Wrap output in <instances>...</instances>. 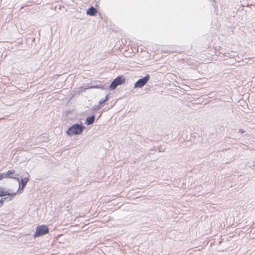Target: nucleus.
Wrapping results in <instances>:
<instances>
[{"instance_id":"nucleus-1","label":"nucleus","mask_w":255,"mask_h":255,"mask_svg":"<svg viewBox=\"0 0 255 255\" xmlns=\"http://www.w3.org/2000/svg\"><path fill=\"white\" fill-rule=\"evenodd\" d=\"M83 131V127L78 124L72 125L67 130L66 133L69 136H72L74 134H79Z\"/></svg>"},{"instance_id":"nucleus-2","label":"nucleus","mask_w":255,"mask_h":255,"mask_svg":"<svg viewBox=\"0 0 255 255\" xmlns=\"http://www.w3.org/2000/svg\"><path fill=\"white\" fill-rule=\"evenodd\" d=\"M48 232L49 229L47 226L45 225L38 226L36 228L34 237L36 238L44 235L47 234Z\"/></svg>"},{"instance_id":"nucleus-3","label":"nucleus","mask_w":255,"mask_h":255,"mask_svg":"<svg viewBox=\"0 0 255 255\" xmlns=\"http://www.w3.org/2000/svg\"><path fill=\"white\" fill-rule=\"evenodd\" d=\"M149 78H150L149 75L146 74L144 77L139 79L137 82H135V83L134 84V88H142L148 82Z\"/></svg>"},{"instance_id":"nucleus-4","label":"nucleus","mask_w":255,"mask_h":255,"mask_svg":"<svg viewBox=\"0 0 255 255\" xmlns=\"http://www.w3.org/2000/svg\"><path fill=\"white\" fill-rule=\"evenodd\" d=\"M16 193H9L7 191H5V189L1 187H0V197H3L6 195L10 196L11 198H13L15 195Z\"/></svg>"},{"instance_id":"nucleus-5","label":"nucleus","mask_w":255,"mask_h":255,"mask_svg":"<svg viewBox=\"0 0 255 255\" xmlns=\"http://www.w3.org/2000/svg\"><path fill=\"white\" fill-rule=\"evenodd\" d=\"M98 12L96 8L93 6H91L86 11V14L90 16H95Z\"/></svg>"},{"instance_id":"nucleus-6","label":"nucleus","mask_w":255,"mask_h":255,"mask_svg":"<svg viewBox=\"0 0 255 255\" xmlns=\"http://www.w3.org/2000/svg\"><path fill=\"white\" fill-rule=\"evenodd\" d=\"M114 81L120 85L125 82L126 79L123 76H119Z\"/></svg>"},{"instance_id":"nucleus-7","label":"nucleus","mask_w":255,"mask_h":255,"mask_svg":"<svg viewBox=\"0 0 255 255\" xmlns=\"http://www.w3.org/2000/svg\"><path fill=\"white\" fill-rule=\"evenodd\" d=\"M29 180L28 177H24L20 180V184H19V189L21 187V189L22 190L26 186L27 183Z\"/></svg>"},{"instance_id":"nucleus-8","label":"nucleus","mask_w":255,"mask_h":255,"mask_svg":"<svg viewBox=\"0 0 255 255\" xmlns=\"http://www.w3.org/2000/svg\"><path fill=\"white\" fill-rule=\"evenodd\" d=\"M14 173H15V171L14 170H8L7 172H6L5 173L4 177H8V178H13V179H15L16 180H17L19 182V183L20 181H19V179L18 178L12 177L10 176L11 175L13 174Z\"/></svg>"},{"instance_id":"nucleus-9","label":"nucleus","mask_w":255,"mask_h":255,"mask_svg":"<svg viewBox=\"0 0 255 255\" xmlns=\"http://www.w3.org/2000/svg\"><path fill=\"white\" fill-rule=\"evenodd\" d=\"M95 119V117L94 115L92 116L91 117H88L86 119L85 124L86 125H90L94 123Z\"/></svg>"},{"instance_id":"nucleus-10","label":"nucleus","mask_w":255,"mask_h":255,"mask_svg":"<svg viewBox=\"0 0 255 255\" xmlns=\"http://www.w3.org/2000/svg\"><path fill=\"white\" fill-rule=\"evenodd\" d=\"M118 86H119L118 83L113 80L110 85V88L112 90H114Z\"/></svg>"},{"instance_id":"nucleus-11","label":"nucleus","mask_w":255,"mask_h":255,"mask_svg":"<svg viewBox=\"0 0 255 255\" xmlns=\"http://www.w3.org/2000/svg\"><path fill=\"white\" fill-rule=\"evenodd\" d=\"M6 199V198H3L0 200V208L2 207L4 201Z\"/></svg>"},{"instance_id":"nucleus-12","label":"nucleus","mask_w":255,"mask_h":255,"mask_svg":"<svg viewBox=\"0 0 255 255\" xmlns=\"http://www.w3.org/2000/svg\"><path fill=\"white\" fill-rule=\"evenodd\" d=\"M4 176H5V173H0V180L3 179V178H5Z\"/></svg>"},{"instance_id":"nucleus-13","label":"nucleus","mask_w":255,"mask_h":255,"mask_svg":"<svg viewBox=\"0 0 255 255\" xmlns=\"http://www.w3.org/2000/svg\"><path fill=\"white\" fill-rule=\"evenodd\" d=\"M106 101L104 100H102L99 102V105H101L102 104L104 103Z\"/></svg>"},{"instance_id":"nucleus-14","label":"nucleus","mask_w":255,"mask_h":255,"mask_svg":"<svg viewBox=\"0 0 255 255\" xmlns=\"http://www.w3.org/2000/svg\"><path fill=\"white\" fill-rule=\"evenodd\" d=\"M95 88H101L102 89H104V88L103 87H101L100 86H96V87H95Z\"/></svg>"},{"instance_id":"nucleus-15","label":"nucleus","mask_w":255,"mask_h":255,"mask_svg":"<svg viewBox=\"0 0 255 255\" xmlns=\"http://www.w3.org/2000/svg\"><path fill=\"white\" fill-rule=\"evenodd\" d=\"M239 131H240L241 133H244V132H245V131H244V130L241 129H239Z\"/></svg>"},{"instance_id":"nucleus-16","label":"nucleus","mask_w":255,"mask_h":255,"mask_svg":"<svg viewBox=\"0 0 255 255\" xmlns=\"http://www.w3.org/2000/svg\"><path fill=\"white\" fill-rule=\"evenodd\" d=\"M108 97H109V96H108V95H107V96L106 97L105 99H104V101H106L107 100H108Z\"/></svg>"},{"instance_id":"nucleus-17","label":"nucleus","mask_w":255,"mask_h":255,"mask_svg":"<svg viewBox=\"0 0 255 255\" xmlns=\"http://www.w3.org/2000/svg\"><path fill=\"white\" fill-rule=\"evenodd\" d=\"M99 108L98 107L96 109H95V110H99Z\"/></svg>"}]
</instances>
